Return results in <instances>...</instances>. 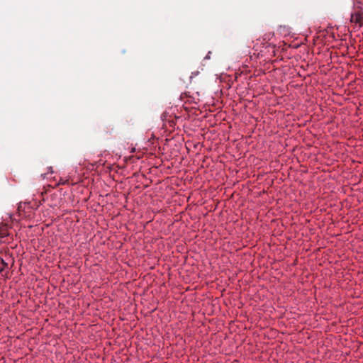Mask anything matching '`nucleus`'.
I'll use <instances>...</instances> for the list:
<instances>
[{
	"label": "nucleus",
	"instance_id": "f257e3e1",
	"mask_svg": "<svg viewBox=\"0 0 363 363\" xmlns=\"http://www.w3.org/2000/svg\"><path fill=\"white\" fill-rule=\"evenodd\" d=\"M350 22L356 26H363V1H356L354 4L350 16Z\"/></svg>",
	"mask_w": 363,
	"mask_h": 363
},
{
	"label": "nucleus",
	"instance_id": "f03ea898",
	"mask_svg": "<svg viewBox=\"0 0 363 363\" xmlns=\"http://www.w3.org/2000/svg\"><path fill=\"white\" fill-rule=\"evenodd\" d=\"M161 118L164 123L163 125L166 128L169 127L174 129L177 121L180 118V116L176 115L175 108L170 107L162 114Z\"/></svg>",
	"mask_w": 363,
	"mask_h": 363
},
{
	"label": "nucleus",
	"instance_id": "7ed1b4c3",
	"mask_svg": "<svg viewBox=\"0 0 363 363\" xmlns=\"http://www.w3.org/2000/svg\"><path fill=\"white\" fill-rule=\"evenodd\" d=\"M18 213L21 219H31L34 215V210L29 203H24L18 206Z\"/></svg>",
	"mask_w": 363,
	"mask_h": 363
},
{
	"label": "nucleus",
	"instance_id": "20e7f679",
	"mask_svg": "<svg viewBox=\"0 0 363 363\" xmlns=\"http://www.w3.org/2000/svg\"><path fill=\"white\" fill-rule=\"evenodd\" d=\"M183 102L184 104H183V109L187 110L189 108L185 106L186 104H196L195 101V97L194 95H191L189 91H184L183 92Z\"/></svg>",
	"mask_w": 363,
	"mask_h": 363
},
{
	"label": "nucleus",
	"instance_id": "39448f33",
	"mask_svg": "<svg viewBox=\"0 0 363 363\" xmlns=\"http://www.w3.org/2000/svg\"><path fill=\"white\" fill-rule=\"evenodd\" d=\"M9 236V228L6 225H2L0 226V238H5Z\"/></svg>",
	"mask_w": 363,
	"mask_h": 363
},
{
	"label": "nucleus",
	"instance_id": "423d86ee",
	"mask_svg": "<svg viewBox=\"0 0 363 363\" xmlns=\"http://www.w3.org/2000/svg\"><path fill=\"white\" fill-rule=\"evenodd\" d=\"M6 267L7 264L3 259H1L0 262V273L1 274L2 276H4V272Z\"/></svg>",
	"mask_w": 363,
	"mask_h": 363
},
{
	"label": "nucleus",
	"instance_id": "0eeeda50",
	"mask_svg": "<svg viewBox=\"0 0 363 363\" xmlns=\"http://www.w3.org/2000/svg\"><path fill=\"white\" fill-rule=\"evenodd\" d=\"M77 182H73V181H72V182H70L69 181V179H60V182H59V184H72V185H74V184H77Z\"/></svg>",
	"mask_w": 363,
	"mask_h": 363
},
{
	"label": "nucleus",
	"instance_id": "6e6552de",
	"mask_svg": "<svg viewBox=\"0 0 363 363\" xmlns=\"http://www.w3.org/2000/svg\"><path fill=\"white\" fill-rule=\"evenodd\" d=\"M191 146V143H190L189 142L185 143V147L188 152L190 150Z\"/></svg>",
	"mask_w": 363,
	"mask_h": 363
},
{
	"label": "nucleus",
	"instance_id": "1a4fd4ad",
	"mask_svg": "<svg viewBox=\"0 0 363 363\" xmlns=\"http://www.w3.org/2000/svg\"><path fill=\"white\" fill-rule=\"evenodd\" d=\"M131 159H132V157H130V156L128 157H124V160L125 162H128V161L130 160Z\"/></svg>",
	"mask_w": 363,
	"mask_h": 363
},
{
	"label": "nucleus",
	"instance_id": "9d476101",
	"mask_svg": "<svg viewBox=\"0 0 363 363\" xmlns=\"http://www.w3.org/2000/svg\"><path fill=\"white\" fill-rule=\"evenodd\" d=\"M210 54H211V52H209L208 54L205 57V59L210 58V56H209Z\"/></svg>",
	"mask_w": 363,
	"mask_h": 363
},
{
	"label": "nucleus",
	"instance_id": "9b49d317",
	"mask_svg": "<svg viewBox=\"0 0 363 363\" xmlns=\"http://www.w3.org/2000/svg\"><path fill=\"white\" fill-rule=\"evenodd\" d=\"M135 149L134 147H133V148L131 149V150H130V152H135Z\"/></svg>",
	"mask_w": 363,
	"mask_h": 363
}]
</instances>
